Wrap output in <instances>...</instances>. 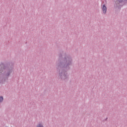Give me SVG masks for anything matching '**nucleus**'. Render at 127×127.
Returning <instances> with one entry per match:
<instances>
[{"instance_id":"obj_1","label":"nucleus","mask_w":127,"mask_h":127,"mask_svg":"<svg viewBox=\"0 0 127 127\" xmlns=\"http://www.w3.org/2000/svg\"><path fill=\"white\" fill-rule=\"evenodd\" d=\"M66 74V73L64 71L62 72V73L61 74V77L62 79H66L67 75Z\"/></svg>"},{"instance_id":"obj_2","label":"nucleus","mask_w":127,"mask_h":127,"mask_svg":"<svg viewBox=\"0 0 127 127\" xmlns=\"http://www.w3.org/2000/svg\"><path fill=\"white\" fill-rule=\"evenodd\" d=\"M102 10H103V13H104V14H106V13H107V7L106 6V5L105 4H104L103 5Z\"/></svg>"},{"instance_id":"obj_3","label":"nucleus","mask_w":127,"mask_h":127,"mask_svg":"<svg viewBox=\"0 0 127 127\" xmlns=\"http://www.w3.org/2000/svg\"><path fill=\"white\" fill-rule=\"evenodd\" d=\"M2 71H3V69L1 68V65H0V73H2Z\"/></svg>"},{"instance_id":"obj_4","label":"nucleus","mask_w":127,"mask_h":127,"mask_svg":"<svg viewBox=\"0 0 127 127\" xmlns=\"http://www.w3.org/2000/svg\"><path fill=\"white\" fill-rule=\"evenodd\" d=\"M3 101V98L2 97H0V102H1Z\"/></svg>"},{"instance_id":"obj_5","label":"nucleus","mask_w":127,"mask_h":127,"mask_svg":"<svg viewBox=\"0 0 127 127\" xmlns=\"http://www.w3.org/2000/svg\"><path fill=\"white\" fill-rule=\"evenodd\" d=\"M119 2H122L123 1V0H118Z\"/></svg>"},{"instance_id":"obj_6","label":"nucleus","mask_w":127,"mask_h":127,"mask_svg":"<svg viewBox=\"0 0 127 127\" xmlns=\"http://www.w3.org/2000/svg\"><path fill=\"white\" fill-rule=\"evenodd\" d=\"M9 74H10V71H9V73L7 74V76H9Z\"/></svg>"},{"instance_id":"obj_7","label":"nucleus","mask_w":127,"mask_h":127,"mask_svg":"<svg viewBox=\"0 0 127 127\" xmlns=\"http://www.w3.org/2000/svg\"><path fill=\"white\" fill-rule=\"evenodd\" d=\"M0 83H1V82L0 81Z\"/></svg>"}]
</instances>
